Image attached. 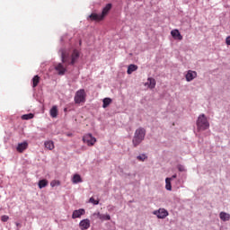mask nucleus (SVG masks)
<instances>
[{
  "instance_id": "nucleus-8",
  "label": "nucleus",
  "mask_w": 230,
  "mask_h": 230,
  "mask_svg": "<svg viewBox=\"0 0 230 230\" xmlns=\"http://www.w3.org/2000/svg\"><path fill=\"white\" fill-rule=\"evenodd\" d=\"M187 82H191L197 78V73L193 70H189L185 75Z\"/></svg>"
},
{
  "instance_id": "nucleus-17",
  "label": "nucleus",
  "mask_w": 230,
  "mask_h": 230,
  "mask_svg": "<svg viewBox=\"0 0 230 230\" xmlns=\"http://www.w3.org/2000/svg\"><path fill=\"white\" fill-rule=\"evenodd\" d=\"M220 219L223 220V222H227L230 219V215L226 212H221L219 214Z\"/></svg>"
},
{
  "instance_id": "nucleus-23",
  "label": "nucleus",
  "mask_w": 230,
  "mask_h": 230,
  "mask_svg": "<svg viewBox=\"0 0 230 230\" xmlns=\"http://www.w3.org/2000/svg\"><path fill=\"white\" fill-rule=\"evenodd\" d=\"M49 181L46 179L40 180L38 183V186L40 188V190H42V188H46V186H48Z\"/></svg>"
},
{
  "instance_id": "nucleus-4",
  "label": "nucleus",
  "mask_w": 230,
  "mask_h": 230,
  "mask_svg": "<svg viewBox=\"0 0 230 230\" xmlns=\"http://www.w3.org/2000/svg\"><path fill=\"white\" fill-rule=\"evenodd\" d=\"M86 98H87V94L85 93V90L80 89L75 93L74 97V102L76 104L85 103Z\"/></svg>"
},
{
  "instance_id": "nucleus-9",
  "label": "nucleus",
  "mask_w": 230,
  "mask_h": 230,
  "mask_svg": "<svg viewBox=\"0 0 230 230\" xmlns=\"http://www.w3.org/2000/svg\"><path fill=\"white\" fill-rule=\"evenodd\" d=\"M85 215V209L84 208H79L77 210H74L73 214H72V218H81L82 216Z\"/></svg>"
},
{
  "instance_id": "nucleus-15",
  "label": "nucleus",
  "mask_w": 230,
  "mask_h": 230,
  "mask_svg": "<svg viewBox=\"0 0 230 230\" xmlns=\"http://www.w3.org/2000/svg\"><path fill=\"white\" fill-rule=\"evenodd\" d=\"M89 19L92 21H103V17H102V14H98L94 13L89 15Z\"/></svg>"
},
{
  "instance_id": "nucleus-27",
  "label": "nucleus",
  "mask_w": 230,
  "mask_h": 230,
  "mask_svg": "<svg viewBox=\"0 0 230 230\" xmlns=\"http://www.w3.org/2000/svg\"><path fill=\"white\" fill-rule=\"evenodd\" d=\"M50 186H51V188H55V186H60V181H58V180H53V181L50 182Z\"/></svg>"
},
{
  "instance_id": "nucleus-28",
  "label": "nucleus",
  "mask_w": 230,
  "mask_h": 230,
  "mask_svg": "<svg viewBox=\"0 0 230 230\" xmlns=\"http://www.w3.org/2000/svg\"><path fill=\"white\" fill-rule=\"evenodd\" d=\"M137 161L143 162L146 159H148V156H146V155H140L137 156Z\"/></svg>"
},
{
  "instance_id": "nucleus-1",
  "label": "nucleus",
  "mask_w": 230,
  "mask_h": 230,
  "mask_svg": "<svg viewBox=\"0 0 230 230\" xmlns=\"http://www.w3.org/2000/svg\"><path fill=\"white\" fill-rule=\"evenodd\" d=\"M59 53H61L62 63L68 64V66H75V64L77 63L78 59L80 58V51L77 49L73 50L70 58L67 51H66L64 49H61Z\"/></svg>"
},
{
  "instance_id": "nucleus-34",
  "label": "nucleus",
  "mask_w": 230,
  "mask_h": 230,
  "mask_svg": "<svg viewBox=\"0 0 230 230\" xmlns=\"http://www.w3.org/2000/svg\"><path fill=\"white\" fill-rule=\"evenodd\" d=\"M172 181H173V179H177V174H173L172 177H171Z\"/></svg>"
},
{
  "instance_id": "nucleus-12",
  "label": "nucleus",
  "mask_w": 230,
  "mask_h": 230,
  "mask_svg": "<svg viewBox=\"0 0 230 230\" xmlns=\"http://www.w3.org/2000/svg\"><path fill=\"white\" fill-rule=\"evenodd\" d=\"M27 148H28V142H22V143L18 144L16 150L20 154H22V152H24V150H26Z\"/></svg>"
},
{
  "instance_id": "nucleus-33",
  "label": "nucleus",
  "mask_w": 230,
  "mask_h": 230,
  "mask_svg": "<svg viewBox=\"0 0 230 230\" xmlns=\"http://www.w3.org/2000/svg\"><path fill=\"white\" fill-rule=\"evenodd\" d=\"M226 46H230V35L228 37H226Z\"/></svg>"
},
{
  "instance_id": "nucleus-7",
  "label": "nucleus",
  "mask_w": 230,
  "mask_h": 230,
  "mask_svg": "<svg viewBox=\"0 0 230 230\" xmlns=\"http://www.w3.org/2000/svg\"><path fill=\"white\" fill-rule=\"evenodd\" d=\"M55 70L60 76H64V75H66V72L67 71V67L64 66L62 63H58L55 66Z\"/></svg>"
},
{
  "instance_id": "nucleus-18",
  "label": "nucleus",
  "mask_w": 230,
  "mask_h": 230,
  "mask_svg": "<svg viewBox=\"0 0 230 230\" xmlns=\"http://www.w3.org/2000/svg\"><path fill=\"white\" fill-rule=\"evenodd\" d=\"M73 184H78V182H83L80 174H75L72 178Z\"/></svg>"
},
{
  "instance_id": "nucleus-25",
  "label": "nucleus",
  "mask_w": 230,
  "mask_h": 230,
  "mask_svg": "<svg viewBox=\"0 0 230 230\" xmlns=\"http://www.w3.org/2000/svg\"><path fill=\"white\" fill-rule=\"evenodd\" d=\"M102 214L100 212H95L91 216L92 220H98L101 218Z\"/></svg>"
},
{
  "instance_id": "nucleus-19",
  "label": "nucleus",
  "mask_w": 230,
  "mask_h": 230,
  "mask_svg": "<svg viewBox=\"0 0 230 230\" xmlns=\"http://www.w3.org/2000/svg\"><path fill=\"white\" fill-rule=\"evenodd\" d=\"M134 71H137V66L132 65V64L129 65L128 66V71H127L128 75H132Z\"/></svg>"
},
{
  "instance_id": "nucleus-13",
  "label": "nucleus",
  "mask_w": 230,
  "mask_h": 230,
  "mask_svg": "<svg viewBox=\"0 0 230 230\" xmlns=\"http://www.w3.org/2000/svg\"><path fill=\"white\" fill-rule=\"evenodd\" d=\"M112 8V4H108L103 9L101 13V16L102 19H105V16L111 12V9Z\"/></svg>"
},
{
  "instance_id": "nucleus-16",
  "label": "nucleus",
  "mask_w": 230,
  "mask_h": 230,
  "mask_svg": "<svg viewBox=\"0 0 230 230\" xmlns=\"http://www.w3.org/2000/svg\"><path fill=\"white\" fill-rule=\"evenodd\" d=\"M44 146L48 150H53L55 148V144L51 140L46 141Z\"/></svg>"
},
{
  "instance_id": "nucleus-14",
  "label": "nucleus",
  "mask_w": 230,
  "mask_h": 230,
  "mask_svg": "<svg viewBox=\"0 0 230 230\" xmlns=\"http://www.w3.org/2000/svg\"><path fill=\"white\" fill-rule=\"evenodd\" d=\"M155 79H154L153 77H149L147 79V82L146 83V85H147L149 89H155Z\"/></svg>"
},
{
  "instance_id": "nucleus-11",
  "label": "nucleus",
  "mask_w": 230,
  "mask_h": 230,
  "mask_svg": "<svg viewBox=\"0 0 230 230\" xmlns=\"http://www.w3.org/2000/svg\"><path fill=\"white\" fill-rule=\"evenodd\" d=\"M171 35L172 38H174L177 40H182V35L179 31V30L174 29L171 31Z\"/></svg>"
},
{
  "instance_id": "nucleus-29",
  "label": "nucleus",
  "mask_w": 230,
  "mask_h": 230,
  "mask_svg": "<svg viewBox=\"0 0 230 230\" xmlns=\"http://www.w3.org/2000/svg\"><path fill=\"white\" fill-rule=\"evenodd\" d=\"M89 202H91V204H93V206H98V204H100V200H96L93 197L90 198Z\"/></svg>"
},
{
  "instance_id": "nucleus-32",
  "label": "nucleus",
  "mask_w": 230,
  "mask_h": 230,
  "mask_svg": "<svg viewBox=\"0 0 230 230\" xmlns=\"http://www.w3.org/2000/svg\"><path fill=\"white\" fill-rule=\"evenodd\" d=\"M1 220L3 222H8V220H10V217L6 216V215H4L1 217Z\"/></svg>"
},
{
  "instance_id": "nucleus-6",
  "label": "nucleus",
  "mask_w": 230,
  "mask_h": 230,
  "mask_svg": "<svg viewBox=\"0 0 230 230\" xmlns=\"http://www.w3.org/2000/svg\"><path fill=\"white\" fill-rule=\"evenodd\" d=\"M153 215H155L157 217V218H166V217H168V210L164 209V208H159L158 210H155L153 212Z\"/></svg>"
},
{
  "instance_id": "nucleus-2",
  "label": "nucleus",
  "mask_w": 230,
  "mask_h": 230,
  "mask_svg": "<svg viewBox=\"0 0 230 230\" xmlns=\"http://www.w3.org/2000/svg\"><path fill=\"white\" fill-rule=\"evenodd\" d=\"M145 136H146V130L143 128H139L136 130L132 143L134 146H138V145H141L143 140L145 139Z\"/></svg>"
},
{
  "instance_id": "nucleus-24",
  "label": "nucleus",
  "mask_w": 230,
  "mask_h": 230,
  "mask_svg": "<svg viewBox=\"0 0 230 230\" xmlns=\"http://www.w3.org/2000/svg\"><path fill=\"white\" fill-rule=\"evenodd\" d=\"M40 82V77L39 75H35L32 78V87H37Z\"/></svg>"
},
{
  "instance_id": "nucleus-5",
  "label": "nucleus",
  "mask_w": 230,
  "mask_h": 230,
  "mask_svg": "<svg viewBox=\"0 0 230 230\" xmlns=\"http://www.w3.org/2000/svg\"><path fill=\"white\" fill-rule=\"evenodd\" d=\"M83 142L85 143L88 146H94L96 143V137H93L92 134H86L83 137Z\"/></svg>"
},
{
  "instance_id": "nucleus-20",
  "label": "nucleus",
  "mask_w": 230,
  "mask_h": 230,
  "mask_svg": "<svg viewBox=\"0 0 230 230\" xmlns=\"http://www.w3.org/2000/svg\"><path fill=\"white\" fill-rule=\"evenodd\" d=\"M50 116L51 118H57V116H58V109L57 108V106H53L50 109Z\"/></svg>"
},
{
  "instance_id": "nucleus-31",
  "label": "nucleus",
  "mask_w": 230,
  "mask_h": 230,
  "mask_svg": "<svg viewBox=\"0 0 230 230\" xmlns=\"http://www.w3.org/2000/svg\"><path fill=\"white\" fill-rule=\"evenodd\" d=\"M177 169L179 170V172H186V168L182 164H178Z\"/></svg>"
},
{
  "instance_id": "nucleus-21",
  "label": "nucleus",
  "mask_w": 230,
  "mask_h": 230,
  "mask_svg": "<svg viewBox=\"0 0 230 230\" xmlns=\"http://www.w3.org/2000/svg\"><path fill=\"white\" fill-rule=\"evenodd\" d=\"M102 103H103L102 104L103 109H107V107L112 103V99L104 98L102 101Z\"/></svg>"
},
{
  "instance_id": "nucleus-3",
  "label": "nucleus",
  "mask_w": 230,
  "mask_h": 230,
  "mask_svg": "<svg viewBox=\"0 0 230 230\" xmlns=\"http://www.w3.org/2000/svg\"><path fill=\"white\" fill-rule=\"evenodd\" d=\"M198 130H208L209 128V121H208V117L205 114H201L198 117L196 122Z\"/></svg>"
},
{
  "instance_id": "nucleus-10",
  "label": "nucleus",
  "mask_w": 230,
  "mask_h": 230,
  "mask_svg": "<svg viewBox=\"0 0 230 230\" xmlns=\"http://www.w3.org/2000/svg\"><path fill=\"white\" fill-rule=\"evenodd\" d=\"M79 226L81 230L89 229V227H91V221L89 219H83L80 221Z\"/></svg>"
},
{
  "instance_id": "nucleus-30",
  "label": "nucleus",
  "mask_w": 230,
  "mask_h": 230,
  "mask_svg": "<svg viewBox=\"0 0 230 230\" xmlns=\"http://www.w3.org/2000/svg\"><path fill=\"white\" fill-rule=\"evenodd\" d=\"M100 220H111V216L110 215L101 214Z\"/></svg>"
},
{
  "instance_id": "nucleus-22",
  "label": "nucleus",
  "mask_w": 230,
  "mask_h": 230,
  "mask_svg": "<svg viewBox=\"0 0 230 230\" xmlns=\"http://www.w3.org/2000/svg\"><path fill=\"white\" fill-rule=\"evenodd\" d=\"M165 190L172 191V178L165 179Z\"/></svg>"
},
{
  "instance_id": "nucleus-26",
  "label": "nucleus",
  "mask_w": 230,
  "mask_h": 230,
  "mask_svg": "<svg viewBox=\"0 0 230 230\" xmlns=\"http://www.w3.org/2000/svg\"><path fill=\"white\" fill-rule=\"evenodd\" d=\"M22 119H33V113H29V114L22 115Z\"/></svg>"
}]
</instances>
